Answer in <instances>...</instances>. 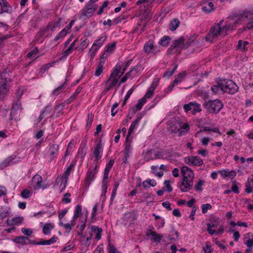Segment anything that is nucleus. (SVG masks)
I'll list each match as a JSON object with an SVG mask.
<instances>
[{"instance_id": "obj_1", "label": "nucleus", "mask_w": 253, "mask_h": 253, "mask_svg": "<svg viewBox=\"0 0 253 253\" xmlns=\"http://www.w3.org/2000/svg\"><path fill=\"white\" fill-rule=\"evenodd\" d=\"M181 171L183 178L180 188L181 192H187L193 187L194 173L191 169L186 166L182 167Z\"/></svg>"}, {"instance_id": "obj_2", "label": "nucleus", "mask_w": 253, "mask_h": 253, "mask_svg": "<svg viewBox=\"0 0 253 253\" xmlns=\"http://www.w3.org/2000/svg\"><path fill=\"white\" fill-rule=\"evenodd\" d=\"M217 84L220 86V90L229 94L235 93L239 89L238 85L232 80H219Z\"/></svg>"}, {"instance_id": "obj_3", "label": "nucleus", "mask_w": 253, "mask_h": 253, "mask_svg": "<svg viewBox=\"0 0 253 253\" xmlns=\"http://www.w3.org/2000/svg\"><path fill=\"white\" fill-rule=\"evenodd\" d=\"M204 107L210 113H218L223 107V104L219 99L209 100L203 104Z\"/></svg>"}, {"instance_id": "obj_4", "label": "nucleus", "mask_w": 253, "mask_h": 253, "mask_svg": "<svg viewBox=\"0 0 253 253\" xmlns=\"http://www.w3.org/2000/svg\"><path fill=\"white\" fill-rule=\"evenodd\" d=\"M11 81L10 75L6 70L0 73V95H4L7 93V84Z\"/></svg>"}, {"instance_id": "obj_5", "label": "nucleus", "mask_w": 253, "mask_h": 253, "mask_svg": "<svg viewBox=\"0 0 253 253\" xmlns=\"http://www.w3.org/2000/svg\"><path fill=\"white\" fill-rule=\"evenodd\" d=\"M74 166V164H71L67 168L66 170L64 171L62 176L58 177L55 180V185H59L60 187H62L61 192L65 188L69 175L71 171V170Z\"/></svg>"}, {"instance_id": "obj_6", "label": "nucleus", "mask_w": 253, "mask_h": 253, "mask_svg": "<svg viewBox=\"0 0 253 253\" xmlns=\"http://www.w3.org/2000/svg\"><path fill=\"white\" fill-rule=\"evenodd\" d=\"M249 14V11H243L241 12L233 13L227 18L229 21H234L233 23L236 25L240 22L244 21L247 19Z\"/></svg>"}, {"instance_id": "obj_7", "label": "nucleus", "mask_w": 253, "mask_h": 253, "mask_svg": "<svg viewBox=\"0 0 253 253\" xmlns=\"http://www.w3.org/2000/svg\"><path fill=\"white\" fill-rule=\"evenodd\" d=\"M184 42L183 37H181L179 38L174 41L170 47L167 51L168 54H170L173 51L174 53H180L181 50L183 49L182 45Z\"/></svg>"}, {"instance_id": "obj_8", "label": "nucleus", "mask_w": 253, "mask_h": 253, "mask_svg": "<svg viewBox=\"0 0 253 253\" xmlns=\"http://www.w3.org/2000/svg\"><path fill=\"white\" fill-rule=\"evenodd\" d=\"M106 36H103L94 42L89 51V53L91 59L94 58L95 52L102 45L103 42L106 41Z\"/></svg>"}, {"instance_id": "obj_9", "label": "nucleus", "mask_w": 253, "mask_h": 253, "mask_svg": "<svg viewBox=\"0 0 253 253\" xmlns=\"http://www.w3.org/2000/svg\"><path fill=\"white\" fill-rule=\"evenodd\" d=\"M221 33H222L221 27L214 25L211 28L210 32L206 35V40L211 42L213 39L217 37Z\"/></svg>"}, {"instance_id": "obj_10", "label": "nucleus", "mask_w": 253, "mask_h": 253, "mask_svg": "<svg viewBox=\"0 0 253 253\" xmlns=\"http://www.w3.org/2000/svg\"><path fill=\"white\" fill-rule=\"evenodd\" d=\"M181 128V122L178 119H173L169 124L168 130L171 133L178 132Z\"/></svg>"}, {"instance_id": "obj_11", "label": "nucleus", "mask_w": 253, "mask_h": 253, "mask_svg": "<svg viewBox=\"0 0 253 253\" xmlns=\"http://www.w3.org/2000/svg\"><path fill=\"white\" fill-rule=\"evenodd\" d=\"M144 50L147 54L152 53L155 55L160 52V50L156 46L154 45V42L151 40H149L144 45Z\"/></svg>"}, {"instance_id": "obj_12", "label": "nucleus", "mask_w": 253, "mask_h": 253, "mask_svg": "<svg viewBox=\"0 0 253 253\" xmlns=\"http://www.w3.org/2000/svg\"><path fill=\"white\" fill-rule=\"evenodd\" d=\"M184 162L190 166H200L203 165V161L198 156L187 157L184 159Z\"/></svg>"}, {"instance_id": "obj_13", "label": "nucleus", "mask_w": 253, "mask_h": 253, "mask_svg": "<svg viewBox=\"0 0 253 253\" xmlns=\"http://www.w3.org/2000/svg\"><path fill=\"white\" fill-rule=\"evenodd\" d=\"M96 10L95 5H91L87 3L85 7L83 8L81 12L82 17H87L88 18L91 17L93 14L94 12Z\"/></svg>"}, {"instance_id": "obj_14", "label": "nucleus", "mask_w": 253, "mask_h": 253, "mask_svg": "<svg viewBox=\"0 0 253 253\" xmlns=\"http://www.w3.org/2000/svg\"><path fill=\"white\" fill-rule=\"evenodd\" d=\"M210 223H207V231L211 235L215 233V230H212V227H217L219 225L218 218L211 216L210 218Z\"/></svg>"}, {"instance_id": "obj_15", "label": "nucleus", "mask_w": 253, "mask_h": 253, "mask_svg": "<svg viewBox=\"0 0 253 253\" xmlns=\"http://www.w3.org/2000/svg\"><path fill=\"white\" fill-rule=\"evenodd\" d=\"M102 152V145L101 143V141H99V142L96 144V146L92 152V154L95 158V160H94L95 161L97 162L98 160L101 158Z\"/></svg>"}, {"instance_id": "obj_16", "label": "nucleus", "mask_w": 253, "mask_h": 253, "mask_svg": "<svg viewBox=\"0 0 253 253\" xmlns=\"http://www.w3.org/2000/svg\"><path fill=\"white\" fill-rule=\"evenodd\" d=\"M0 5L1 9L0 14L4 12L10 13L11 10V6L5 0H0Z\"/></svg>"}, {"instance_id": "obj_17", "label": "nucleus", "mask_w": 253, "mask_h": 253, "mask_svg": "<svg viewBox=\"0 0 253 253\" xmlns=\"http://www.w3.org/2000/svg\"><path fill=\"white\" fill-rule=\"evenodd\" d=\"M141 118L142 115H140L139 116H137L136 119L134 121H133L129 128L128 131V136H130L133 131V130L137 127Z\"/></svg>"}, {"instance_id": "obj_18", "label": "nucleus", "mask_w": 253, "mask_h": 253, "mask_svg": "<svg viewBox=\"0 0 253 253\" xmlns=\"http://www.w3.org/2000/svg\"><path fill=\"white\" fill-rule=\"evenodd\" d=\"M59 146L57 144H52L49 149V156L51 160L54 159L58 153Z\"/></svg>"}, {"instance_id": "obj_19", "label": "nucleus", "mask_w": 253, "mask_h": 253, "mask_svg": "<svg viewBox=\"0 0 253 253\" xmlns=\"http://www.w3.org/2000/svg\"><path fill=\"white\" fill-rule=\"evenodd\" d=\"M236 28V26L234 23H230L227 21L226 22V24L221 27V31L222 33H225L227 35L228 32L232 31Z\"/></svg>"}, {"instance_id": "obj_20", "label": "nucleus", "mask_w": 253, "mask_h": 253, "mask_svg": "<svg viewBox=\"0 0 253 253\" xmlns=\"http://www.w3.org/2000/svg\"><path fill=\"white\" fill-rule=\"evenodd\" d=\"M96 174L93 170H88L87 172L86 177L85 179L86 186L89 187L91 181L94 178V175Z\"/></svg>"}, {"instance_id": "obj_21", "label": "nucleus", "mask_w": 253, "mask_h": 253, "mask_svg": "<svg viewBox=\"0 0 253 253\" xmlns=\"http://www.w3.org/2000/svg\"><path fill=\"white\" fill-rule=\"evenodd\" d=\"M58 240V237L53 236L49 240H41L40 242H39V245H49L55 243Z\"/></svg>"}, {"instance_id": "obj_22", "label": "nucleus", "mask_w": 253, "mask_h": 253, "mask_svg": "<svg viewBox=\"0 0 253 253\" xmlns=\"http://www.w3.org/2000/svg\"><path fill=\"white\" fill-rule=\"evenodd\" d=\"M109 171L104 170L103 179L102 181V190L104 194L105 195L107 189V182L106 181L108 178Z\"/></svg>"}, {"instance_id": "obj_23", "label": "nucleus", "mask_w": 253, "mask_h": 253, "mask_svg": "<svg viewBox=\"0 0 253 253\" xmlns=\"http://www.w3.org/2000/svg\"><path fill=\"white\" fill-rule=\"evenodd\" d=\"M53 228L54 225L53 224L50 223H45L42 228L43 233L44 235H48Z\"/></svg>"}, {"instance_id": "obj_24", "label": "nucleus", "mask_w": 253, "mask_h": 253, "mask_svg": "<svg viewBox=\"0 0 253 253\" xmlns=\"http://www.w3.org/2000/svg\"><path fill=\"white\" fill-rule=\"evenodd\" d=\"M146 99L145 98H142L138 100V103L135 105V110H133V113L134 114L137 111L142 109L143 105L146 103Z\"/></svg>"}, {"instance_id": "obj_25", "label": "nucleus", "mask_w": 253, "mask_h": 253, "mask_svg": "<svg viewBox=\"0 0 253 253\" xmlns=\"http://www.w3.org/2000/svg\"><path fill=\"white\" fill-rule=\"evenodd\" d=\"M180 22L178 19L175 18L170 22L169 29L172 31H175L179 25Z\"/></svg>"}, {"instance_id": "obj_26", "label": "nucleus", "mask_w": 253, "mask_h": 253, "mask_svg": "<svg viewBox=\"0 0 253 253\" xmlns=\"http://www.w3.org/2000/svg\"><path fill=\"white\" fill-rule=\"evenodd\" d=\"M9 215V208H1L0 209V219H3Z\"/></svg>"}, {"instance_id": "obj_27", "label": "nucleus", "mask_w": 253, "mask_h": 253, "mask_svg": "<svg viewBox=\"0 0 253 253\" xmlns=\"http://www.w3.org/2000/svg\"><path fill=\"white\" fill-rule=\"evenodd\" d=\"M91 229L94 232L96 233V236L95 237V239L97 240H100L101 237V232H102V229L101 228H99L96 226H92Z\"/></svg>"}, {"instance_id": "obj_28", "label": "nucleus", "mask_w": 253, "mask_h": 253, "mask_svg": "<svg viewBox=\"0 0 253 253\" xmlns=\"http://www.w3.org/2000/svg\"><path fill=\"white\" fill-rule=\"evenodd\" d=\"M251 181H250V179L248 178V181L246 183V189L245 191L247 193H251L253 191V179H252Z\"/></svg>"}, {"instance_id": "obj_29", "label": "nucleus", "mask_w": 253, "mask_h": 253, "mask_svg": "<svg viewBox=\"0 0 253 253\" xmlns=\"http://www.w3.org/2000/svg\"><path fill=\"white\" fill-rule=\"evenodd\" d=\"M170 41V38L169 36H165L163 37L159 41V44L163 46H167Z\"/></svg>"}, {"instance_id": "obj_30", "label": "nucleus", "mask_w": 253, "mask_h": 253, "mask_svg": "<svg viewBox=\"0 0 253 253\" xmlns=\"http://www.w3.org/2000/svg\"><path fill=\"white\" fill-rule=\"evenodd\" d=\"M186 74V71L179 73L178 74L177 78H176L173 81L174 82V84L177 85L179 83H180L184 79V78L185 77Z\"/></svg>"}, {"instance_id": "obj_31", "label": "nucleus", "mask_w": 253, "mask_h": 253, "mask_svg": "<svg viewBox=\"0 0 253 253\" xmlns=\"http://www.w3.org/2000/svg\"><path fill=\"white\" fill-rule=\"evenodd\" d=\"M171 234L169 235L168 237V239L170 241H175L179 237L178 232L175 230L173 228H172L171 231L170 232Z\"/></svg>"}, {"instance_id": "obj_32", "label": "nucleus", "mask_w": 253, "mask_h": 253, "mask_svg": "<svg viewBox=\"0 0 253 253\" xmlns=\"http://www.w3.org/2000/svg\"><path fill=\"white\" fill-rule=\"evenodd\" d=\"M29 238L25 236H18L15 238L14 241L15 243L22 244H26V241L28 240Z\"/></svg>"}, {"instance_id": "obj_33", "label": "nucleus", "mask_w": 253, "mask_h": 253, "mask_svg": "<svg viewBox=\"0 0 253 253\" xmlns=\"http://www.w3.org/2000/svg\"><path fill=\"white\" fill-rule=\"evenodd\" d=\"M23 220V218L22 217H16L13 218L10 220V225H18L20 224Z\"/></svg>"}, {"instance_id": "obj_34", "label": "nucleus", "mask_w": 253, "mask_h": 253, "mask_svg": "<svg viewBox=\"0 0 253 253\" xmlns=\"http://www.w3.org/2000/svg\"><path fill=\"white\" fill-rule=\"evenodd\" d=\"M50 113H51V110L50 109V107L48 106H46L44 110H43L41 112V113L43 115H44V117L50 118L52 117H54V113H53L51 115H50Z\"/></svg>"}, {"instance_id": "obj_35", "label": "nucleus", "mask_w": 253, "mask_h": 253, "mask_svg": "<svg viewBox=\"0 0 253 253\" xmlns=\"http://www.w3.org/2000/svg\"><path fill=\"white\" fill-rule=\"evenodd\" d=\"M121 69V65H119L118 64L116 65L113 72L111 74V78H117L119 75V73L120 72Z\"/></svg>"}, {"instance_id": "obj_36", "label": "nucleus", "mask_w": 253, "mask_h": 253, "mask_svg": "<svg viewBox=\"0 0 253 253\" xmlns=\"http://www.w3.org/2000/svg\"><path fill=\"white\" fill-rule=\"evenodd\" d=\"M177 67L178 65H175L174 68L171 71L165 72L164 73L163 77L164 78H169L170 77L173 75L175 70L177 69Z\"/></svg>"}, {"instance_id": "obj_37", "label": "nucleus", "mask_w": 253, "mask_h": 253, "mask_svg": "<svg viewBox=\"0 0 253 253\" xmlns=\"http://www.w3.org/2000/svg\"><path fill=\"white\" fill-rule=\"evenodd\" d=\"M152 236L151 240L156 243H160L163 238V235L157 234L156 232V235H151Z\"/></svg>"}, {"instance_id": "obj_38", "label": "nucleus", "mask_w": 253, "mask_h": 253, "mask_svg": "<svg viewBox=\"0 0 253 253\" xmlns=\"http://www.w3.org/2000/svg\"><path fill=\"white\" fill-rule=\"evenodd\" d=\"M155 88L152 85L143 98H145L146 99V98L151 97L154 94Z\"/></svg>"}, {"instance_id": "obj_39", "label": "nucleus", "mask_w": 253, "mask_h": 253, "mask_svg": "<svg viewBox=\"0 0 253 253\" xmlns=\"http://www.w3.org/2000/svg\"><path fill=\"white\" fill-rule=\"evenodd\" d=\"M55 62H53L52 63H48V64H46L44 65H43L41 68V72L42 73V74H43L45 71H46L50 67L53 66L54 63Z\"/></svg>"}, {"instance_id": "obj_40", "label": "nucleus", "mask_w": 253, "mask_h": 253, "mask_svg": "<svg viewBox=\"0 0 253 253\" xmlns=\"http://www.w3.org/2000/svg\"><path fill=\"white\" fill-rule=\"evenodd\" d=\"M93 115L92 113L88 114L87 120L86 122V127L90 128L93 120Z\"/></svg>"}, {"instance_id": "obj_41", "label": "nucleus", "mask_w": 253, "mask_h": 253, "mask_svg": "<svg viewBox=\"0 0 253 253\" xmlns=\"http://www.w3.org/2000/svg\"><path fill=\"white\" fill-rule=\"evenodd\" d=\"M102 72H103V66L100 63H99V64H98V65L97 66V67L96 68V70H95L94 75H95V76L98 77L99 76H100L101 75V74L102 73Z\"/></svg>"}, {"instance_id": "obj_42", "label": "nucleus", "mask_w": 253, "mask_h": 253, "mask_svg": "<svg viewBox=\"0 0 253 253\" xmlns=\"http://www.w3.org/2000/svg\"><path fill=\"white\" fill-rule=\"evenodd\" d=\"M194 104L193 106L192 107V113L193 114H195L197 112H199L201 111V109L200 108V104L194 102Z\"/></svg>"}, {"instance_id": "obj_43", "label": "nucleus", "mask_w": 253, "mask_h": 253, "mask_svg": "<svg viewBox=\"0 0 253 253\" xmlns=\"http://www.w3.org/2000/svg\"><path fill=\"white\" fill-rule=\"evenodd\" d=\"M51 27V23H49L46 28L41 30L38 34L37 36L38 37H41L43 36L44 34L47 31L48 29Z\"/></svg>"}, {"instance_id": "obj_44", "label": "nucleus", "mask_w": 253, "mask_h": 253, "mask_svg": "<svg viewBox=\"0 0 253 253\" xmlns=\"http://www.w3.org/2000/svg\"><path fill=\"white\" fill-rule=\"evenodd\" d=\"M66 84V82H65L62 84L60 85L59 87L55 89L52 91V94L53 95H57L59 94L60 92H61V90L64 87V85Z\"/></svg>"}, {"instance_id": "obj_45", "label": "nucleus", "mask_w": 253, "mask_h": 253, "mask_svg": "<svg viewBox=\"0 0 253 253\" xmlns=\"http://www.w3.org/2000/svg\"><path fill=\"white\" fill-rule=\"evenodd\" d=\"M116 46V43L115 42L111 43V44H109L106 46V49L105 51L107 52L112 53L114 50L115 47Z\"/></svg>"}, {"instance_id": "obj_46", "label": "nucleus", "mask_w": 253, "mask_h": 253, "mask_svg": "<svg viewBox=\"0 0 253 253\" xmlns=\"http://www.w3.org/2000/svg\"><path fill=\"white\" fill-rule=\"evenodd\" d=\"M205 181L203 180H200L199 182L195 185V190L197 191H202V186L204 184Z\"/></svg>"}, {"instance_id": "obj_47", "label": "nucleus", "mask_w": 253, "mask_h": 253, "mask_svg": "<svg viewBox=\"0 0 253 253\" xmlns=\"http://www.w3.org/2000/svg\"><path fill=\"white\" fill-rule=\"evenodd\" d=\"M212 207L211 205L210 204H204L202 206V212L203 213H206L207 212L208 210H211Z\"/></svg>"}, {"instance_id": "obj_48", "label": "nucleus", "mask_w": 253, "mask_h": 253, "mask_svg": "<svg viewBox=\"0 0 253 253\" xmlns=\"http://www.w3.org/2000/svg\"><path fill=\"white\" fill-rule=\"evenodd\" d=\"M203 250L204 251L205 253H212L213 252L211 246L207 243L203 247Z\"/></svg>"}, {"instance_id": "obj_49", "label": "nucleus", "mask_w": 253, "mask_h": 253, "mask_svg": "<svg viewBox=\"0 0 253 253\" xmlns=\"http://www.w3.org/2000/svg\"><path fill=\"white\" fill-rule=\"evenodd\" d=\"M154 227L153 226H150L149 228L147 230L146 232V235L147 237H150V235H156V232L154 231Z\"/></svg>"}, {"instance_id": "obj_50", "label": "nucleus", "mask_w": 253, "mask_h": 253, "mask_svg": "<svg viewBox=\"0 0 253 253\" xmlns=\"http://www.w3.org/2000/svg\"><path fill=\"white\" fill-rule=\"evenodd\" d=\"M31 196L30 191L28 189H24L21 193V196L23 198H28Z\"/></svg>"}, {"instance_id": "obj_51", "label": "nucleus", "mask_w": 253, "mask_h": 253, "mask_svg": "<svg viewBox=\"0 0 253 253\" xmlns=\"http://www.w3.org/2000/svg\"><path fill=\"white\" fill-rule=\"evenodd\" d=\"M152 153V150H149L145 153L144 156V159L146 161H149L151 160H153V157H152L151 154Z\"/></svg>"}, {"instance_id": "obj_52", "label": "nucleus", "mask_w": 253, "mask_h": 253, "mask_svg": "<svg viewBox=\"0 0 253 253\" xmlns=\"http://www.w3.org/2000/svg\"><path fill=\"white\" fill-rule=\"evenodd\" d=\"M74 214L79 217L82 214V207L81 205H78L76 207Z\"/></svg>"}, {"instance_id": "obj_53", "label": "nucleus", "mask_w": 253, "mask_h": 253, "mask_svg": "<svg viewBox=\"0 0 253 253\" xmlns=\"http://www.w3.org/2000/svg\"><path fill=\"white\" fill-rule=\"evenodd\" d=\"M87 215L86 216L84 219L82 220L81 218L80 219V221L82 223V224L80 226L79 225L77 226V228H80L81 232H83L85 227V223L86 221Z\"/></svg>"}, {"instance_id": "obj_54", "label": "nucleus", "mask_w": 253, "mask_h": 253, "mask_svg": "<svg viewBox=\"0 0 253 253\" xmlns=\"http://www.w3.org/2000/svg\"><path fill=\"white\" fill-rule=\"evenodd\" d=\"M59 226L64 227L65 229H68L69 231H67V233H69L72 230V227L69 223H63L62 222H60Z\"/></svg>"}, {"instance_id": "obj_55", "label": "nucleus", "mask_w": 253, "mask_h": 253, "mask_svg": "<svg viewBox=\"0 0 253 253\" xmlns=\"http://www.w3.org/2000/svg\"><path fill=\"white\" fill-rule=\"evenodd\" d=\"M249 44V42H244L243 43V41L242 40H240L238 42V47L239 48L245 49L246 46Z\"/></svg>"}, {"instance_id": "obj_56", "label": "nucleus", "mask_w": 253, "mask_h": 253, "mask_svg": "<svg viewBox=\"0 0 253 253\" xmlns=\"http://www.w3.org/2000/svg\"><path fill=\"white\" fill-rule=\"evenodd\" d=\"M22 232L26 236H30L33 233V231L31 229L22 228Z\"/></svg>"}, {"instance_id": "obj_57", "label": "nucleus", "mask_w": 253, "mask_h": 253, "mask_svg": "<svg viewBox=\"0 0 253 253\" xmlns=\"http://www.w3.org/2000/svg\"><path fill=\"white\" fill-rule=\"evenodd\" d=\"M37 179V185L39 188L42 187V178L41 176L39 175H35L33 179Z\"/></svg>"}, {"instance_id": "obj_58", "label": "nucleus", "mask_w": 253, "mask_h": 253, "mask_svg": "<svg viewBox=\"0 0 253 253\" xmlns=\"http://www.w3.org/2000/svg\"><path fill=\"white\" fill-rule=\"evenodd\" d=\"M194 103L193 102H190L188 104H185L183 106V108L185 110L186 112L192 110V107Z\"/></svg>"}, {"instance_id": "obj_59", "label": "nucleus", "mask_w": 253, "mask_h": 253, "mask_svg": "<svg viewBox=\"0 0 253 253\" xmlns=\"http://www.w3.org/2000/svg\"><path fill=\"white\" fill-rule=\"evenodd\" d=\"M119 106L118 103H115L113 106L111 108V115L112 116H114L116 113H117L118 109H117L115 111V109H116Z\"/></svg>"}, {"instance_id": "obj_60", "label": "nucleus", "mask_w": 253, "mask_h": 253, "mask_svg": "<svg viewBox=\"0 0 253 253\" xmlns=\"http://www.w3.org/2000/svg\"><path fill=\"white\" fill-rule=\"evenodd\" d=\"M170 181L169 180H165L164 182V184L166 185V187L167 188V191L169 193L172 191V188L170 185Z\"/></svg>"}, {"instance_id": "obj_61", "label": "nucleus", "mask_w": 253, "mask_h": 253, "mask_svg": "<svg viewBox=\"0 0 253 253\" xmlns=\"http://www.w3.org/2000/svg\"><path fill=\"white\" fill-rule=\"evenodd\" d=\"M39 52L38 48L37 47H35L34 49L31 51H30L27 54V57L28 58L31 57L33 55H36Z\"/></svg>"}, {"instance_id": "obj_62", "label": "nucleus", "mask_w": 253, "mask_h": 253, "mask_svg": "<svg viewBox=\"0 0 253 253\" xmlns=\"http://www.w3.org/2000/svg\"><path fill=\"white\" fill-rule=\"evenodd\" d=\"M68 212L67 209H64L58 211V218L61 220Z\"/></svg>"}, {"instance_id": "obj_63", "label": "nucleus", "mask_w": 253, "mask_h": 253, "mask_svg": "<svg viewBox=\"0 0 253 253\" xmlns=\"http://www.w3.org/2000/svg\"><path fill=\"white\" fill-rule=\"evenodd\" d=\"M114 164V160H110L109 163L106 165V167L104 170H108L110 171V169L112 167Z\"/></svg>"}, {"instance_id": "obj_64", "label": "nucleus", "mask_w": 253, "mask_h": 253, "mask_svg": "<svg viewBox=\"0 0 253 253\" xmlns=\"http://www.w3.org/2000/svg\"><path fill=\"white\" fill-rule=\"evenodd\" d=\"M219 89H220V86L219 85V84H217V85H213L211 87V89L213 93L214 94H216L218 93Z\"/></svg>"}]
</instances>
